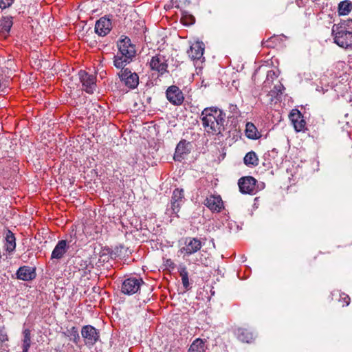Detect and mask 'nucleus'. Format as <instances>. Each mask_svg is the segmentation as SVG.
<instances>
[{
	"label": "nucleus",
	"mask_w": 352,
	"mask_h": 352,
	"mask_svg": "<svg viewBox=\"0 0 352 352\" xmlns=\"http://www.w3.org/2000/svg\"><path fill=\"white\" fill-rule=\"evenodd\" d=\"M204 342L201 338H197L195 340L188 352H204Z\"/></svg>",
	"instance_id": "nucleus-28"
},
{
	"label": "nucleus",
	"mask_w": 352,
	"mask_h": 352,
	"mask_svg": "<svg viewBox=\"0 0 352 352\" xmlns=\"http://www.w3.org/2000/svg\"><path fill=\"white\" fill-rule=\"evenodd\" d=\"M280 38L278 36H273L262 42V45L267 48H274L280 43Z\"/></svg>",
	"instance_id": "nucleus-31"
},
{
	"label": "nucleus",
	"mask_w": 352,
	"mask_h": 352,
	"mask_svg": "<svg viewBox=\"0 0 352 352\" xmlns=\"http://www.w3.org/2000/svg\"><path fill=\"white\" fill-rule=\"evenodd\" d=\"M246 136L252 140H257L261 138V134L258 131L257 128L252 122H248L245 128Z\"/></svg>",
	"instance_id": "nucleus-23"
},
{
	"label": "nucleus",
	"mask_w": 352,
	"mask_h": 352,
	"mask_svg": "<svg viewBox=\"0 0 352 352\" xmlns=\"http://www.w3.org/2000/svg\"><path fill=\"white\" fill-rule=\"evenodd\" d=\"M118 52L113 57V65L118 69H123L136 56L135 45L127 36H122L117 42Z\"/></svg>",
	"instance_id": "nucleus-2"
},
{
	"label": "nucleus",
	"mask_w": 352,
	"mask_h": 352,
	"mask_svg": "<svg viewBox=\"0 0 352 352\" xmlns=\"http://www.w3.org/2000/svg\"><path fill=\"white\" fill-rule=\"evenodd\" d=\"M16 248V239L14 234L10 231L8 230L6 234V250L8 252H12Z\"/></svg>",
	"instance_id": "nucleus-22"
},
{
	"label": "nucleus",
	"mask_w": 352,
	"mask_h": 352,
	"mask_svg": "<svg viewBox=\"0 0 352 352\" xmlns=\"http://www.w3.org/2000/svg\"><path fill=\"white\" fill-rule=\"evenodd\" d=\"M178 272L182 278V282L183 287L188 290L190 289V283L188 279V272L187 271L186 267L183 265H180L178 270Z\"/></svg>",
	"instance_id": "nucleus-27"
},
{
	"label": "nucleus",
	"mask_w": 352,
	"mask_h": 352,
	"mask_svg": "<svg viewBox=\"0 0 352 352\" xmlns=\"http://www.w3.org/2000/svg\"><path fill=\"white\" fill-rule=\"evenodd\" d=\"M244 164L248 166H256L258 164V158L254 151L248 152L243 159Z\"/></svg>",
	"instance_id": "nucleus-24"
},
{
	"label": "nucleus",
	"mask_w": 352,
	"mask_h": 352,
	"mask_svg": "<svg viewBox=\"0 0 352 352\" xmlns=\"http://www.w3.org/2000/svg\"><path fill=\"white\" fill-rule=\"evenodd\" d=\"M16 277L25 281L32 280L36 277L35 270L29 266H23L16 272Z\"/></svg>",
	"instance_id": "nucleus-18"
},
{
	"label": "nucleus",
	"mask_w": 352,
	"mask_h": 352,
	"mask_svg": "<svg viewBox=\"0 0 352 352\" xmlns=\"http://www.w3.org/2000/svg\"><path fill=\"white\" fill-rule=\"evenodd\" d=\"M285 89L283 85L281 83H279L278 85H274L273 89H272L269 93L270 96L272 97L278 99L280 98L283 92V91Z\"/></svg>",
	"instance_id": "nucleus-32"
},
{
	"label": "nucleus",
	"mask_w": 352,
	"mask_h": 352,
	"mask_svg": "<svg viewBox=\"0 0 352 352\" xmlns=\"http://www.w3.org/2000/svg\"><path fill=\"white\" fill-rule=\"evenodd\" d=\"M237 339L242 342L251 343L255 338L254 333L249 329L238 327L234 330Z\"/></svg>",
	"instance_id": "nucleus-16"
},
{
	"label": "nucleus",
	"mask_w": 352,
	"mask_h": 352,
	"mask_svg": "<svg viewBox=\"0 0 352 352\" xmlns=\"http://www.w3.org/2000/svg\"><path fill=\"white\" fill-rule=\"evenodd\" d=\"M120 69V72L118 74L120 81L129 89H135L139 85V76L138 74L132 72L131 69L125 68V67Z\"/></svg>",
	"instance_id": "nucleus-5"
},
{
	"label": "nucleus",
	"mask_w": 352,
	"mask_h": 352,
	"mask_svg": "<svg viewBox=\"0 0 352 352\" xmlns=\"http://www.w3.org/2000/svg\"><path fill=\"white\" fill-rule=\"evenodd\" d=\"M144 282L142 278L130 277L125 279L122 285V292L124 294L132 295L137 293Z\"/></svg>",
	"instance_id": "nucleus-7"
},
{
	"label": "nucleus",
	"mask_w": 352,
	"mask_h": 352,
	"mask_svg": "<svg viewBox=\"0 0 352 352\" xmlns=\"http://www.w3.org/2000/svg\"><path fill=\"white\" fill-rule=\"evenodd\" d=\"M188 144L185 140H181L177 144L174 154V160L175 161L181 162L184 159L183 155L188 153L187 149Z\"/></svg>",
	"instance_id": "nucleus-21"
},
{
	"label": "nucleus",
	"mask_w": 352,
	"mask_h": 352,
	"mask_svg": "<svg viewBox=\"0 0 352 352\" xmlns=\"http://www.w3.org/2000/svg\"><path fill=\"white\" fill-rule=\"evenodd\" d=\"M14 2V0H0V8L6 9L10 7Z\"/></svg>",
	"instance_id": "nucleus-36"
},
{
	"label": "nucleus",
	"mask_w": 352,
	"mask_h": 352,
	"mask_svg": "<svg viewBox=\"0 0 352 352\" xmlns=\"http://www.w3.org/2000/svg\"><path fill=\"white\" fill-rule=\"evenodd\" d=\"M69 246L66 240H60L56 245L51 254V259H61L67 252Z\"/></svg>",
	"instance_id": "nucleus-17"
},
{
	"label": "nucleus",
	"mask_w": 352,
	"mask_h": 352,
	"mask_svg": "<svg viewBox=\"0 0 352 352\" xmlns=\"http://www.w3.org/2000/svg\"><path fill=\"white\" fill-rule=\"evenodd\" d=\"M202 246L200 239L196 237H187L184 239V246L179 249V252L185 258L197 252Z\"/></svg>",
	"instance_id": "nucleus-4"
},
{
	"label": "nucleus",
	"mask_w": 352,
	"mask_h": 352,
	"mask_svg": "<svg viewBox=\"0 0 352 352\" xmlns=\"http://www.w3.org/2000/svg\"><path fill=\"white\" fill-rule=\"evenodd\" d=\"M184 193L183 189L176 188L173 190L171 197V209L174 214H177L184 203Z\"/></svg>",
	"instance_id": "nucleus-14"
},
{
	"label": "nucleus",
	"mask_w": 352,
	"mask_h": 352,
	"mask_svg": "<svg viewBox=\"0 0 352 352\" xmlns=\"http://www.w3.org/2000/svg\"><path fill=\"white\" fill-rule=\"evenodd\" d=\"M352 10L351 1L345 0L338 4V12L339 15H346Z\"/></svg>",
	"instance_id": "nucleus-26"
},
{
	"label": "nucleus",
	"mask_w": 352,
	"mask_h": 352,
	"mask_svg": "<svg viewBox=\"0 0 352 352\" xmlns=\"http://www.w3.org/2000/svg\"><path fill=\"white\" fill-rule=\"evenodd\" d=\"M13 25L12 16H3L0 19V35L6 38L8 36Z\"/></svg>",
	"instance_id": "nucleus-20"
},
{
	"label": "nucleus",
	"mask_w": 352,
	"mask_h": 352,
	"mask_svg": "<svg viewBox=\"0 0 352 352\" xmlns=\"http://www.w3.org/2000/svg\"><path fill=\"white\" fill-rule=\"evenodd\" d=\"M204 204L212 212H219L223 208V202L220 195H210L206 199Z\"/></svg>",
	"instance_id": "nucleus-13"
},
{
	"label": "nucleus",
	"mask_w": 352,
	"mask_h": 352,
	"mask_svg": "<svg viewBox=\"0 0 352 352\" xmlns=\"http://www.w3.org/2000/svg\"><path fill=\"white\" fill-rule=\"evenodd\" d=\"M256 179L251 176L243 177L238 182L240 192L243 194H254L256 192Z\"/></svg>",
	"instance_id": "nucleus-8"
},
{
	"label": "nucleus",
	"mask_w": 352,
	"mask_h": 352,
	"mask_svg": "<svg viewBox=\"0 0 352 352\" xmlns=\"http://www.w3.org/2000/svg\"><path fill=\"white\" fill-rule=\"evenodd\" d=\"M241 115V111L236 104H230L228 107V118H237Z\"/></svg>",
	"instance_id": "nucleus-34"
},
{
	"label": "nucleus",
	"mask_w": 352,
	"mask_h": 352,
	"mask_svg": "<svg viewBox=\"0 0 352 352\" xmlns=\"http://www.w3.org/2000/svg\"><path fill=\"white\" fill-rule=\"evenodd\" d=\"M180 22L184 25H190L195 23V18L192 14L184 12L180 19Z\"/></svg>",
	"instance_id": "nucleus-33"
},
{
	"label": "nucleus",
	"mask_w": 352,
	"mask_h": 352,
	"mask_svg": "<svg viewBox=\"0 0 352 352\" xmlns=\"http://www.w3.org/2000/svg\"><path fill=\"white\" fill-rule=\"evenodd\" d=\"M8 340V337L3 331H0V341L1 342Z\"/></svg>",
	"instance_id": "nucleus-38"
},
{
	"label": "nucleus",
	"mask_w": 352,
	"mask_h": 352,
	"mask_svg": "<svg viewBox=\"0 0 352 352\" xmlns=\"http://www.w3.org/2000/svg\"><path fill=\"white\" fill-rule=\"evenodd\" d=\"M333 27H336L341 30L348 32H352V19H348L346 20H342L338 24L333 25Z\"/></svg>",
	"instance_id": "nucleus-30"
},
{
	"label": "nucleus",
	"mask_w": 352,
	"mask_h": 352,
	"mask_svg": "<svg viewBox=\"0 0 352 352\" xmlns=\"http://www.w3.org/2000/svg\"><path fill=\"white\" fill-rule=\"evenodd\" d=\"M150 67L152 70L156 71L160 75H163L168 72V64L165 56L160 54L155 55L152 57L150 63Z\"/></svg>",
	"instance_id": "nucleus-10"
},
{
	"label": "nucleus",
	"mask_w": 352,
	"mask_h": 352,
	"mask_svg": "<svg viewBox=\"0 0 352 352\" xmlns=\"http://www.w3.org/2000/svg\"><path fill=\"white\" fill-rule=\"evenodd\" d=\"M334 43L344 49H352V32H344L336 27L332 28Z\"/></svg>",
	"instance_id": "nucleus-3"
},
{
	"label": "nucleus",
	"mask_w": 352,
	"mask_h": 352,
	"mask_svg": "<svg viewBox=\"0 0 352 352\" xmlns=\"http://www.w3.org/2000/svg\"><path fill=\"white\" fill-rule=\"evenodd\" d=\"M23 338L22 340V352H28L31 346V331L25 329L23 331Z\"/></svg>",
	"instance_id": "nucleus-25"
},
{
	"label": "nucleus",
	"mask_w": 352,
	"mask_h": 352,
	"mask_svg": "<svg viewBox=\"0 0 352 352\" xmlns=\"http://www.w3.org/2000/svg\"><path fill=\"white\" fill-rule=\"evenodd\" d=\"M79 76L83 89L88 94H93L96 87V77L82 70L79 72Z\"/></svg>",
	"instance_id": "nucleus-11"
},
{
	"label": "nucleus",
	"mask_w": 352,
	"mask_h": 352,
	"mask_svg": "<svg viewBox=\"0 0 352 352\" xmlns=\"http://www.w3.org/2000/svg\"><path fill=\"white\" fill-rule=\"evenodd\" d=\"M204 44L203 42H195L188 51L189 57L193 60H199L204 55Z\"/></svg>",
	"instance_id": "nucleus-19"
},
{
	"label": "nucleus",
	"mask_w": 352,
	"mask_h": 352,
	"mask_svg": "<svg viewBox=\"0 0 352 352\" xmlns=\"http://www.w3.org/2000/svg\"><path fill=\"white\" fill-rule=\"evenodd\" d=\"M166 95L168 100L173 105H181L184 100L182 91L175 85L170 86L166 91Z\"/></svg>",
	"instance_id": "nucleus-9"
},
{
	"label": "nucleus",
	"mask_w": 352,
	"mask_h": 352,
	"mask_svg": "<svg viewBox=\"0 0 352 352\" xmlns=\"http://www.w3.org/2000/svg\"><path fill=\"white\" fill-rule=\"evenodd\" d=\"M2 87V82H1V80L0 79V88H1Z\"/></svg>",
	"instance_id": "nucleus-39"
},
{
	"label": "nucleus",
	"mask_w": 352,
	"mask_h": 352,
	"mask_svg": "<svg viewBox=\"0 0 352 352\" xmlns=\"http://www.w3.org/2000/svg\"><path fill=\"white\" fill-rule=\"evenodd\" d=\"M111 29V21L106 16L100 18L95 25V32L100 36H106Z\"/></svg>",
	"instance_id": "nucleus-12"
},
{
	"label": "nucleus",
	"mask_w": 352,
	"mask_h": 352,
	"mask_svg": "<svg viewBox=\"0 0 352 352\" xmlns=\"http://www.w3.org/2000/svg\"><path fill=\"white\" fill-rule=\"evenodd\" d=\"M339 301L342 303V306L343 307L344 306H348L349 305V303H350L351 298L349 296V295H347L346 294H345V293H340V294Z\"/></svg>",
	"instance_id": "nucleus-35"
},
{
	"label": "nucleus",
	"mask_w": 352,
	"mask_h": 352,
	"mask_svg": "<svg viewBox=\"0 0 352 352\" xmlns=\"http://www.w3.org/2000/svg\"><path fill=\"white\" fill-rule=\"evenodd\" d=\"M63 334L65 336L70 337V340H72L76 344L80 341V336L78 333V330L76 327H72L70 329H67L66 332H64Z\"/></svg>",
	"instance_id": "nucleus-29"
},
{
	"label": "nucleus",
	"mask_w": 352,
	"mask_h": 352,
	"mask_svg": "<svg viewBox=\"0 0 352 352\" xmlns=\"http://www.w3.org/2000/svg\"><path fill=\"white\" fill-rule=\"evenodd\" d=\"M195 264L199 265L200 263L204 265H207V258H205L204 260L202 258V257H200V258H196L194 261Z\"/></svg>",
	"instance_id": "nucleus-37"
},
{
	"label": "nucleus",
	"mask_w": 352,
	"mask_h": 352,
	"mask_svg": "<svg viewBox=\"0 0 352 352\" xmlns=\"http://www.w3.org/2000/svg\"><path fill=\"white\" fill-rule=\"evenodd\" d=\"M351 102H352V99L351 100Z\"/></svg>",
	"instance_id": "nucleus-40"
},
{
	"label": "nucleus",
	"mask_w": 352,
	"mask_h": 352,
	"mask_svg": "<svg viewBox=\"0 0 352 352\" xmlns=\"http://www.w3.org/2000/svg\"><path fill=\"white\" fill-rule=\"evenodd\" d=\"M200 118L208 133L220 134L225 130L226 113L217 107L205 108Z\"/></svg>",
	"instance_id": "nucleus-1"
},
{
	"label": "nucleus",
	"mask_w": 352,
	"mask_h": 352,
	"mask_svg": "<svg viewBox=\"0 0 352 352\" xmlns=\"http://www.w3.org/2000/svg\"><path fill=\"white\" fill-rule=\"evenodd\" d=\"M289 118L296 131H301L305 129L306 122L304 120L303 116L298 110H292L289 114Z\"/></svg>",
	"instance_id": "nucleus-15"
},
{
	"label": "nucleus",
	"mask_w": 352,
	"mask_h": 352,
	"mask_svg": "<svg viewBox=\"0 0 352 352\" xmlns=\"http://www.w3.org/2000/svg\"><path fill=\"white\" fill-rule=\"evenodd\" d=\"M81 335L84 338L85 344L87 346H94L100 338V333L91 325L83 326L81 329Z\"/></svg>",
	"instance_id": "nucleus-6"
}]
</instances>
